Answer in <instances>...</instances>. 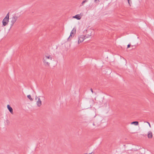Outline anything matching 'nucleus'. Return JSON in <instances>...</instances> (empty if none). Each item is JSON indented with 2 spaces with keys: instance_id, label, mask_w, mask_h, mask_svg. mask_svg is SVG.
Masks as SVG:
<instances>
[{
  "instance_id": "1",
  "label": "nucleus",
  "mask_w": 154,
  "mask_h": 154,
  "mask_svg": "<svg viewBox=\"0 0 154 154\" xmlns=\"http://www.w3.org/2000/svg\"><path fill=\"white\" fill-rule=\"evenodd\" d=\"M52 59V57L49 54H47L43 56V61L44 65L47 66L50 65V62Z\"/></svg>"
},
{
  "instance_id": "2",
  "label": "nucleus",
  "mask_w": 154,
  "mask_h": 154,
  "mask_svg": "<svg viewBox=\"0 0 154 154\" xmlns=\"http://www.w3.org/2000/svg\"><path fill=\"white\" fill-rule=\"evenodd\" d=\"M9 13H8L5 17L3 19L2 21V23L3 26H5L8 24L9 22Z\"/></svg>"
},
{
  "instance_id": "3",
  "label": "nucleus",
  "mask_w": 154,
  "mask_h": 154,
  "mask_svg": "<svg viewBox=\"0 0 154 154\" xmlns=\"http://www.w3.org/2000/svg\"><path fill=\"white\" fill-rule=\"evenodd\" d=\"M86 39V35H81L78 37V43L79 44L83 41L84 39Z\"/></svg>"
},
{
  "instance_id": "4",
  "label": "nucleus",
  "mask_w": 154,
  "mask_h": 154,
  "mask_svg": "<svg viewBox=\"0 0 154 154\" xmlns=\"http://www.w3.org/2000/svg\"><path fill=\"white\" fill-rule=\"evenodd\" d=\"M76 32V29L74 28L71 31L70 35L68 38V40H70L71 38L74 36Z\"/></svg>"
},
{
  "instance_id": "5",
  "label": "nucleus",
  "mask_w": 154,
  "mask_h": 154,
  "mask_svg": "<svg viewBox=\"0 0 154 154\" xmlns=\"http://www.w3.org/2000/svg\"><path fill=\"white\" fill-rule=\"evenodd\" d=\"M35 99L36 100V104L38 107H40L42 105V101L39 97L35 96Z\"/></svg>"
},
{
  "instance_id": "6",
  "label": "nucleus",
  "mask_w": 154,
  "mask_h": 154,
  "mask_svg": "<svg viewBox=\"0 0 154 154\" xmlns=\"http://www.w3.org/2000/svg\"><path fill=\"white\" fill-rule=\"evenodd\" d=\"M18 18V17L16 16L15 15H14L12 17V20L11 21V25L12 26L14 23L16 22L17 19Z\"/></svg>"
},
{
  "instance_id": "7",
  "label": "nucleus",
  "mask_w": 154,
  "mask_h": 154,
  "mask_svg": "<svg viewBox=\"0 0 154 154\" xmlns=\"http://www.w3.org/2000/svg\"><path fill=\"white\" fill-rule=\"evenodd\" d=\"M94 101L93 99H91L88 100V102L87 103V105H88L89 107H89L91 108L92 107L94 104Z\"/></svg>"
},
{
  "instance_id": "8",
  "label": "nucleus",
  "mask_w": 154,
  "mask_h": 154,
  "mask_svg": "<svg viewBox=\"0 0 154 154\" xmlns=\"http://www.w3.org/2000/svg\"><path fill=\"white\" fill-rule=\"evenodd\" d=\"M93 32L94 30L92 29H89L87 30V33H88V34H87V35L88 36H87V38H91V33Z\"/></svg>"
},
{
  "instance_id": "9",
  "label": "nucleus",
  "mask_w": 154,
  "mask_h": 154,
  "mask_svg": "<svg viewBox=\"0 0 154 154\" xmlns=\"http://www.w3.org/2000/svg\"><path fill=\"white\" fill-rule=\"evenodd\" d=\"M7 107L11 113L12 114H13V109L9 105H7Z\"/></svg>"
},
{
  "instance_id": "10",
  "label": "nucleus",
  "mask_w": 154,
  "mask_h": 154,
  "mask_svg": "<svg viewBox=\"0 0 154 154\" xmlns=\"http://www.w3.org/2000/svg\"><path fill=\"white\" fill-rule=\"evenodd\" d=\"M147 136L148 138H152V137L153 136L152 132L150 131H149L148 132Z\"/></svg>"
},
{
  "instance_id": "11",
  "label": "nucleus",
  "mask_w": 154,
  "mask_h": 154,
  "mask_svg": "<svg viewBox=\"0 0 154 154\" xmlns=\"http://www.w3.org/2000/svg\"><path fill=\"white\" fill-rule=\"evenodd\" d=\"M73 17L74 18H76V19H77L78 20H80L81 19V17L80 16V14L76 15L75 16Z\"/></svg>"
},
{
  "instance_id": "12",
  "label": "nucleus",
  "mask_w": 154,
  "mask_h": 154,
  "mask_svg": "<svg viewBox=\"0 0 154 154\" xmlns=\"http://www.w3.org/2000/svg\"><path fill=\"white\" fill-rule=\"evenodd\" d=\"M138 124L139 122L137 121H134L131 123V124H134L135 125H137Z\"/></svg>"
},
{
  "instance_id": "13",
  "label": "nucleus",
  "mask_w": 154,
  "mask_h": 154,
  "mask_svg": "<svg viewBox=\"0 0 154 154\" xmlns=\"http://www.w3.org/2000/svg\"><path fill=\"white\" fill-rule=\"evenodd\" d=\"M87 2V0H85L84 1H83L80 5V6H83L84 4Z\"/></svg>"
},
{
  "instance_id": "14",
  "label": "nucleus",
  "mask_w": 154,
  "mask_h": 154,
  "mask_svg": "<svg viewBox=\"0 0 154 154\" xmlns=\"http://www.w3.org/2000/svg\"><path fill=\"white\" fill-rule=\"evenodd\" d=\"M27 97L31 101H32L33 100L32 98L31 97L30 95H28Z\"/></svg>"
},
{
  "instance_id": "15",
  "label": "nucleus",
  "mask_w": 154,
  "mask_h": 154,
  "mask_svg": "<svg viewBox=\"0 0 154 154\" xmlns=\"http://www.w3.org/2000/svg\"><path fill=\"white\" fill-rule=\"evenodd\" d=\"M93 7V4L91 3L89 6V9L92 8Z\"/></svg>"
},
{
  "instance_id": "16",
  "label": "nucleus",
  "mask_w": 154,
  "mask_h": 154,
  "mask_svg": "<svg viewBox=\"0 0 154 154\" xmlns=\"http://www.w3.org/2000/svg\"><path fill=\"white\" fill-rule=\"evenodd\" d=\"M146 122L148 124V125H149V127L150 128H151V126L150 124L149 123V122Z\"/></svg>"
},
{
  "instance_id": "17",
  "label": "nucleus",
  "mask_w": 154,
  "mask_h": 154,
  "mask_svg": "<svg viewBox=\"0 0 154 154\" xmlns=\"http://www.w3.org/2000/svg\"><path fill=\"white\" fill-rule=\"evenodd\" d=\"M131 46V44H128V45H127V48H129Z\"/></svg>"
},
{
  "instance_id": "18",
  "label": "nucleus",
  "mask_w": 154,
  "mask_h": 154,
  "mask_svg": "<svg viewBox=\"0 0 154 154\" xmlns=\"http://www.w3.org/2000/svg\"><path fill=\"white\" fill-rule=\"evenodd\" d=\"M90 90L91 91V92H92V93H93V90H92V88H91L90 89Z\"/></svg>"
},
{
  "instance_id": "19",
  "label": "nucleus",
  "mask_w": 154,
  "mask_h": 154,
  "mask_svg": "<svg viewBox=\"0 0 154 154\" xmlns=\"http://www.w3.org/2000/svg\"><path fill=\"white\" fill-rule=\"evenodd\" d=\"M128 4L130 5V0H128Z\"/></svg>"
},
{
  "instance_id": "20",
  "label": "nucleus",
  "mask_w": 154,
  "mask_h": 154,
  "mask_svg": "<svg viewBox=\"0 0 154 154\" xmlns=\"http://www.w3.org/2000/svg\"><path fill=\"white\" fill-rule=\"evenodd\" d=\"M89 154H94V153H93V152H91L90 153H89Z\"/></svg>"
},
{
  "instance_id": "21",
  "label": "nucleus",
  "mask_w": 154,
  "mask_h": 154,
  "mask_svg": "<svg viewBox=\"0 0 154 154\" xmlns=\"http://www.w3.org/2000/svg\"><path fill=\"white\" fill-rule=\"evenodd\" d=\"M93 125H95V124H94V123H93Z\"/></svg>"
},
{
  "instance_id": "22",
  "label": "nucleus",
  "mask_w": 154,
  "mask_h": 154,
  "mask_svg": "<svg viewBox=\"0 0 154 154\" xmlns=\"http://www.w3.org/2000/svg\"><path fill=\"white\" fill-rule=\"evenodd\" d=\"M85 32H87V30H85Z\"/></svg>"
},
{
  "instance_id": "23",
  "label": "nucleus",
  "mask_w": 154,
  "mask_h": 154,
  "mask_svg": "<svg viewBox=\"0 0 154 154\" xmlns=\"http://www.w3.org/2000/svg\"><path fill=\"white\" fill-rule=\"evenodd\" d=\"M131 46H132V47H134V45H132Z\"/></svg>"
},
{
  "instance_id": "24",
  "label": "nucleus",
  "mask_w": 154,
  "mask_h": 154,
  "mask_svg": "<svg viewBox=\"0 0 154 154\" xmlns=\"http://www.w3.org/2000/svg\"><path fill=\"white\" fill-rule=\"evenodd\" d=\"M95 0V2H96V1L97 0Z\"/></svg>"
},
{
  "instance_id": "25",
  "label": "nucleus",
  "mask_w": 154,
  "mask_h": 154,
  "mask_svg": "<svg viewBox=\"0 0 154 154\" xmlns=\"http://www.w3.org/2000/svg\"><path fill=\"white\" fill-rule=\"evenodd\" d=\"M84 154H87V153H85Z\"/></svg>"
}]
</instances>
